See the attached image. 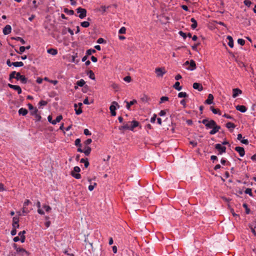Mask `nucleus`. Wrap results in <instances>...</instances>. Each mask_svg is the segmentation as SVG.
<instances>
[{"instance_id":"nucleus-1","label":"nucleus","mask_w":256,"mask_h":256,"mask_svg":"<svg viewBox=\"0 0 256 256\" xmlns=\"http://www.w3.org/2000/svg\"><path fill=\"white\" fill-rule=\"evenodd\" d=\"M138 122L136 120H133L132 122H127L124 123L123 126L119 127V130H133L134 128L137 127L138 126Z\"/></svg>"},{"instance_id":"nucleus-2","label":"nucleus","mask_w":256,"mask_h":256,"mask_svg":"<svg viewBox=\"0 0 256 256\" xmlns=\"http://www.w3.org/2000/svg\"><path fill=\"white\" fill-rule=\"evenodd\" d=\"M202 122L205 125L206 128H212L216 124V122L214 120H209L207 118L203 120Z\"/></svg>"},{"instance_id":"nucleus-3","label":"nucleus","mask_w":256,"mask_h":256,"mask_svg":"<svg viewBox=\"0 0 256 256\" xmlns=\"http://www.w3.org/2000/svg\"><path fill=\"white\" fill-rule=\"evenodd\" d=\"M78 14H79L78 16L80 19H83L86 16V10L85 8L79 7L76 10Z\"/></svg>"},{"instance_id":"nucleus-4","label":"nucleus","mask_w":256,"mask_h":256,"mask_svg":"<svg viewBox=\"0 0 256 256\" xmlns=\"http://www.w3.org/2000/svg\"><path fill=\"white\" fill-rule=\"evenodd\" d=\"M116 106L119 108V105L118 103L115 101L112 102L111 106L110 107V110L111 112V114L112 116H115L116 115Z\"/></svg>"},{"instance_id":"nucleus-5","label":"nucleus","mask_w":256,"mask_h":256,"mask_svg":"<svg viewBox=\"0 0 256 256\" xmlns=\"http://www.w3.org/2000/svg\"><path fill=\"white\" fill-rule=\"evenodd\" d=\"M215 148L218 151V154H222V153L225 152L226 150V147L222 146L220 144H216Z\"/></svg>"},{"instance_id":"nucleus-6","label":"nucleus","mask_w":256,"mask_h":256,"mask_svg":"<svg viewBox=\"0 0 256 256\" xmlns=\"http://www.w3.org/2000/svg\"><path fill=\"white\" fill-rule=\"evenodd\" d=\"M235 150L238 152L240 156L242 157L244 156L245 154V151L242 147L236 146L234 148Z\"/></svg>"},{"instance_id":"nucleus-7","label":"nucleus","mask_w":256,"mask_h":256,"mask_svg":"<svg viewBox=\"0 0 256 256\" xmlns=\"http://www.w3.org/2000/svg\"><path fill=\"white\" fill-rule=\"evenodd\" d=\"M212 128V130L210 132V134L211 135H213L216 134L217 132L219 131V130L220 128V126H218L216 124V125Z\"/></svg>"},{"instance_id":"nucleus-8","label":"nucleus","mask_w":256,"mask_h":256,"mask_svg":"<svg viewBox=\"0 0 256 256\" xmlns=\"http://www.w3.org/2000/svg\"><path fill=\"white\" fill-rule=\"evenodd\" d=\"M19 218L18 217L14 216L12 218V227L14 228H19Z\"/></svg>"},{"instance_id":"nucleus-9","label":"nucleus","mask_w":256,"mask_h":256,"mask_svg":"<svg viewBox=\"0 0 256 256\" xmlns=\"http://www.w3.org/2000/svg\"><path fill=\"white\" fill-rule=\"evenodd\" d=\"M12 31V28L10 25H6L3 29V33L5 35L10 34Z\"/></svg>"},{"instance_id":"nucleus-10","label":"nucleus","mask_w":256,"mask_h":256,"mask_svg":"<svg viewBox=\"0 0 256 256\" xmlns=\"http://www.w3.org/2000/svg\"><path fill=\"white\" fill-rule=\"evenodd\" d=\"M155 72L156 75L158 76H162V75L165 73L164 68H156Z\"/></svg>"},{"instance_id":"nucleus-11","label":"nucleus","mask_w":256,"mask_h":256,"mask_svg":"<svg viewBox=\"0 0 256 256\" xmlns=\"http://www.w3.org/2000/svg\"><path fill=\"white\" fill-rule=\"evenodd\" d=\"M214 96L212 94H210L208 95L207 100L205 101V104H211L213 103Z\"/></svg>"},{"instance_id":"nucleus-12","label":"nucleus","mask_w":256,"mask_h":256,"mask_svg":"<svg viewBox=\"0 0 256 256\" xmlns=\"http://www.w3.org/2000/svg\"><path fill=\"white\" fill-rule=\"evenodd\" d=\"M8 86L10 88H13L14 90H16L18 92V94H20L22 93V89L20 88V87L18 86H16V85H12V84H8Z\"/></svg>"},{"instance_id":"nucleus-13","label":"nucleus","mask_w":256,"mask_h":256,"mask_svg":"<svg viewBox=\"0 0 256 256\" xmlns=\"http://www.w3.org/2000/svg\"><path fill=\"white\" fill-rule=\"evenodd\" d=\"M124 102L126 104V108L128 110H130V106L134 105L135 104L137 103V101L136 100H132L128 102L126 100L124 101Z\"/></svg>"},{"instance_id":"nucleus-14","label":"nucleus","mask_w":256,"mask_h":256,"mask_svg":"<svg viewBox=\"0 0 256 256\" xmlns=\"http://www.w3.org/2000/svg\"><path fill=\"white\" fill-rule=\"evenodd\" d=\"M236 108L237 110H238L242 112H245L247 110L245 106L242 105L236 106Z\"/></svg>"},{"instance_id":"nucleus-15","label":"nucleus","mask_w":256,"mask_h":256,"mask_svg":"<svg viewBox=\"0 0 256 256\" xmlns=\"http://www.w3.org/2000/svg\"><path fill=\"white\" fill-rule=\"evenodd\" d=\"M232 92H233L232 97L234 98H236L240 94H241L242 93V90L238 88H234L232 90Z\"/></svg>"},{"instance_id":"nucleus-16","label":"nucleus","mask_w":256,"mask_h":256,"mask_svg":"<svg viewBox=\"0 0 256 256\" xmlns=\"http://www.w3.org/2000/svg\"><path fill=\"white\" fill-rule=\"evenodd\" d=\"M193 88L198 91H202L203 89L202 85L200 83L195 82L193 84Z\"/></svg>"},{"instance_id":"nucleus-17","label":"nucleus","mask_w":256,"mask_h":256,"mask_svg":"<svg viewBox=\"0 0 256 256\" xmlns=\"http://www.w3.org/2000/svg\"><path fill=\"white\" fill-rule=\"evenodd\" d=\"M189 65L190 66L187 67L188 69L190 70H194L196 68V63L194 60H190Z\"/></svg>"},{"instance_id":"nucleus-18","label":"nucleus","mask_w":256,"mask_h":256,"mask_svg":"<svg viewBox=\"0 0 256 256\" xmlns=\"http://www.w3.org/2000/svg\"><path fill=\"white\" fill-rule=\"evenodd\" d=\"M47 52L48 54L52 55V56H56L58 54V50L56 48H49L47 50Z\"/></svg>"},{"instance_id":"nucleus-19","label":"nucleus","mask_w":256,"mask_h":256,"mask_svg":"<svg viewBox=\"0 0 256 256\" xmlns=\"http://www.w3.org/2000/svg\"><path fill=\"white\" fill-rule=\"evenodd\" d=\"M16 80H26L25 76L21 75L20 72H16Z\"/></svg>"},{"instance_id":"nucleus-20","label":"nucleus","mask_w":256,"mask_h":256,"mask_svg":"<svg viewBox=\"0 0 256 256\" xmlns=\"http://www.w3.org/2000/svg\"><path fill=\"white\" fill-rule=\"evenodd\" d=\"M26 233L25 230L20 232L18 233V236H20V241L22 242H24L25 241L26 237L24 234Z\"/></svg>"},{"instance_id":"nucleus-21","label":"nucleus","mask_w":256,"mask_h":256,"mask_svg":"<svg viewBox=\"0 0 256 256\" xmlns=\"http://www.w3.org/2000/svg\"><path fill=\"white\" fill-rule=\"evenodd\" d=\"M28 112L26 109L22 108L18 110V114L20 115L26 116Z\"/></svg>"},{"instance_id":"nucleus-22","label":"nucleus","mask_w":256,"mask_h":256,"mask_svg":"<svg viewBox=\"0 0 256 256\" xmlns=\"http://www.w3.org/2000/svg\"><path fill=\"white\" fill-rule=\"evenodd\" d=\"M226 126L228 128L230 129L231 132H232L236 126L234 124L231 122H228L226 124Z\"/></svg>"},{"instance_id":"nucleus-23","label":"nucleus","mask_w":256,"mask_h":256,"mask_svg":"<svg viewBox=\"0 0 256 256\" xmlns=\"http://www.w3.org/2000/svg\"><path fill=\"white\" fill-rule=\"evenodd\" d=\"M227 39L228 40V45L230 48L234 47V40L232 38L231 36H228Z\"/></svg>"},{"instance_id":"nucleus-24","label":"nucleus","mask_w":256,"mask_h":256,"mask_svg":"<svg viewBox=\"0 0 256 256\" xmlns=\"http://www.w3.org/2000/svg\"><path fill=\"white\" fill-rule=\"evenodd\" d=\"M190 21L192 22V24L191 25V28L193 30L195 29L198 26L197 22L194 18H192L190 19Z\"/></svg>"},{"instance_id":"nucleus-25","label":"nucleus","mask_w":256,"mask_h":256,"mask_svg":"<svg viewBox=\"0 0 256 256\" xmlns=\"http://www.w3.org/2000/svg\"><path fill=\"white\" fill-rule=\"evenodd\" d=\"M87 75L88 76V77L90 78L92 80H95L94 74L92 70H90L88 71Z\"/></svg>"},{"instance_id":"nucleus-26","label":"nucleus","mask_w":256,"mask_h":256,"mask_svg":"<svg viewBox=\"0 0 256 256\" xmlns=\"http://www.w3.org/2000/svg\"><path fill=\"white\" fill-rule=\"evenodd\" d=\"M12 40H14L18 41L20 42L22 44H24L26 43L25 40L22 38L17 36V37H12L11 38Z\"/></svg>"},{"instance_id":"nucleus-27","label":"nucleus","mask_w":256,"mask_h":256,"mask_svg":"<svg viewBox=\"0 0 256 256\" xmlns=\"http://www.w3.org/2000/svg\"><path fill=\"white\" fill-rule=\"evenodd\" d=\"M62 118V116L61 115L57 116L56 120H53V122H52V124H56L58 122H59Z\"/></svg>"},{"instance_id":"nucleus-28","label":"nucleus","mask_w":256,"mask_h":256,"mask_svg":"<svg viewBox=\"0 0 256 256\" xmlns=\"http://www.w3.org/2000/svg\"><path fill=\"white\" fill-rule=\"evenodd\" d=\"M80 162L84 164V166L86 168H87L89 166V162L88 158H82L80 160Z\"/></svg>"},{"instance_id":"nucleus-29","label":"nucleus","mask_w":256,"mask_h":256,"mask_svg":"<svg viewBox=\"0 0 256 256\" xmlns=\"http://www.w3.org/2000/svg\"><path fill=\"white\" fill-rule=\"evenodd\" d=\"M74 107L75 108L76 114L77 115H79L82 112V110L81 108H78V106L76 104H74Z\"/></svg>"},{"instance_id":"nucleus-30","label":"nucleus","mask_w":256,"mask_h":256,"mask_svg":"<svg viewBox=\"0 0 256 256\" xmlns=\"http://www.w3.org/2000/svg\"><path fill=\"white\" fill-rule=\"evenodd\" d=\"M174 88L178 90H180L182 89V86H180V83L178 81H176L174 85Z\"/></svg>"},{"instance_id":"nucleus-31","label":"nucleus","mask_w":256,"mask_h":256,"mask_svg":"<svg viewBox=\"0 0 256 256\" xmlns=\"http://www.w3.org/2000/svg\"><path fill=\"white\" fill-rule=\"evenodd\" d=\"M210 110L214 114H218L219 115L221 114V112L218 109L215 108L213 106H211L210 108Z\"/></svg>"},{"instance_id":"nucleus-32","label":"nucleus","mask_w":256,"mask_h":256,"mask_svg":"<svg viewBox=\"0 0 256 256\" xmlns=\"http://www.w3.org/2000/svg\"><path fill=\"white\" fill-rule=\"evenodd\" d=\"M12 64L15 67H20L24 66V63L22 62H12Z\"/></svg>"},{"instance_id":"nucleus-33","label":"nucleus","mask_w":256,"mask_h":256,"mask_svg":"<svg viewBox=\"0 0 256 256\" xmlns=\"http://www.w3.org/2000/svg\"><path fill=\"white\" fill-rule=\"evenodd\" d=\"M244 193L246 194H248L250 196L252 197H254V195L252 193V188H247L244 191Z\"/></svg>"},{"instance_id":"nucleus-34","label":"nucleus","mask_w":256,"mask_h":256,"mask_svg":"<svg viewBox=\"0 0 256 256\" xmlns=\"http://www.w3.org/2000/svg\"><path fill=\"white\" fill-rule=\"evenodd\" d=\"M178 98H186L188 96V94L186 92H180L178 94Z\"/></svg>"},{"instance_id":"nucleus-35","label":"nucleus","mask_w":256,"mask_h":256,"mask_svg":"<svg viewBox=\"0 0 256 256\" xmlns=\"http://www.w3.org/2000/svg\"><path fill=\"white\" fill-rule=\"evenodd\" d=\"M90 25V22L86 21L82 22L80 24V26L83 28H88Z\"/></svg>"},{"instance_id":"nucleus-36","label":"nucleus","mask_w":256,"mask_h":256,"mask_svg":"<svg viewBox=\"0 0 256 256\" xmlns=\"http://www.w3.org/2000/svg\"><path fill=\"white\" fill-rule=\"evenodd\" d=\"M64 12L69 15H73L74 14V11L72 10H68L66 8L64 10Z\"/></svg>"},{"instance_id":"nucleus-37","label":"nucleus","mask_w":256,"mask_h":256,"mask_svg":"<svg viewBox=\"0 0 256 256\" xmlns=\"http://www.w3.org/2000/svg\"><path fill=\"white\" fill-rule=\"evenodd\" d=\"M96 52L94 49H88L86 51V54L88 56Z\"/></svg>"},{"instance_id":"nucleus-38","label":"nucleus","mask_w":256,"mask_h":256,"mask_svg":"<svg viewBox=\"0 0 256 256\" xmlns=\"http://www.w3.org/2000/svg\"><path fill=\"white\" fill-rule=\"evenodd\" d=\"M16 250L17 252L25 253L26 254H28L27 251L23 248H16Z\"/></svg>"},{"instance_id":"nucleus-39","label":"nucleus","mask_w":256,"mask_h":256,"mask_svg":"<svg viewBox=\"0 0 256 256\" xmlns=\"http://www.w3.org/2000/svg\"><path fill=\"white\" fill-rule=\"evenodd\" d=\"M80 171V168L78 166H76L74 168V170L72 171L71 173L76 174V172L78 173Z\"/></svg>"},{"instance_id":"nucleus-40","label":"nucleus","mask_w":256,"mask_h":256,"mask_svg":"<svg viewBox=\"0 0 256 256\" xmlns=\"http://www.w3.org/2000/svg\"><path fill=\"white\" fill-rule=\"evenodd\" d=\"M80 138H77L76 140L74 142V144L76 146L78 147H82V144L80 143Z\"/></svg>"},{"instance_id":"nucleus-41","label":"nucleus","mask_w":256,"mask_h":256,"mask_svg":"<svg viewBox=\"0 0 256 256\" xmlns=\"http://www.w3.org/2000/svg\"><path fill=\"white\" fill-rule=\"evenodd\" d=\"M40 2H38L36 0H32V6L36 9L40 5Z\"/></svg>"},{"instance_id":"nucleus-42","label":"nucleus","mask_w":256,"mask_h":256,"mask_svg":"<svg viewBox=\"0 0 256 256\" xmlns=\"http://www.w3.org/2000/svg\"><path fill=\"white\" fill-rule=\"evenodd\" d=\"M242 206L246 209V214H249L250 213V209L248 208L246 204H244Z\"/></svg>"},{"instance_id":"nucleus-43","label":"nucleus","mask_w":256,"mask_h":256,"mask_svg":"<svg viewBox=\"0 0 256 256\" xmlns=\"http://www.w3.org/2000/svg\"><path fill=\"white\" fill-rule=\"evenodd\" d=\"M126 32V28L125 27H122L118 30V34H124Z\"/></svg>"},{"instance_id":"nucleus-44","label":"nucleus","mask_w":256,"mask_h":256,"mask_svg":"<svg viewBox=\"0 0 256 256\" xmlns=\"http://www.w3.org/2000/svg\"><path fill=\"white\" fill-rule=\"evenodd\" d=\"M71 174L73 177H74L76 179H80L81 178V175L78 173H77V174L71 173Z\"/></svg>"},{"instance_id":"nucleus-45","label":"nucleus","mask_w":256,"mask_h":256,"mask_svg":"<svg viewBox=\"0 0 256 256\" xmlns=\"http://www.w3.org/2000/svg\"><path fill=\"white\" fill-rule=\"evenodd\" d=\"M244 3L246 6L248 7H250L251 4H252V2L249 0H244Z\"/></svg>"},{"instance_id":"nucleus-46","label":"nucleus","mask_w":256,"mask_h":256,"mask_svg":"<svg viewBox=\"0 0 256 256\" xmlns=\"http://www.w3.org/2000/svg\"><path fill=\"white\" fill-rule=\"evenodd\" d=\"M16 72H13L10 74V80H11L12 78H16Z\"/></svg>"},{"instance_id":"nucleus-47","label":"nucleus","mask_w":256,"mask_h":256,"mask_svg":"<svg viewBox=\"0 0 256 256\" xmlns=\"http://www.w3.org/2000/svg\"><path fill=\"white\" fill-rule=\"evenodd\" d=\"M238 43L241 46H244L245 44V40L242 38H239L238 40Z\"/></svg>"},{"instance_id":"nucleus-48","label":"nucleus","mask_w":256,"mask_h":256,"mask_svg":"<svg viewBox=\"0 0 256 256\" xmlns=\"http://www.w3.org/2000/svg\"><path fill=\"white\" fill-rule=\"evenodd\" d=\"M179 34L182 36L184 40L186 38L187 36L186 33L183 32L182 31H180L178 32Z\"/></svg>"},{"instance_id":"nucleus-49","label":"nucleus","mask_w":256,"mask_h":256,"mask_svg":"<svg viewBox=\"0 0 256 256\" xmlns=\"http://www.w3.org/2000/svg\"><path fill=\"white\" fill-rule=\"evenodd\" d=\"M25 50H26V48L24 46H21L20 48V52H19V53L20 54H22V52H24ZM16 52H18L17 51V50H16Z\"/></svg>"},{"instance_id":"nucleus-50","label":"nucleus","mask_w":256,"mask_h":256,"mask_svg":"<svg viewBox=\"0 0 256 256\" xmlns=\"http://www.w3.org/2000/svg\"><path fill=\"white\" fill-rule=\"evenodd\" d=\"M168 100V98L167 96H162L160 98V103H162L164 102V101H167Z\"/></svg>"},{"instance_id":"nucleus-51","label":"nucleus","mask_w":256,"mask_h":256,"mask_svg":"<svg viewBox=\"0 0 256 256\" xmlns=\"http://www.w3.org/2000/svg\"><path fill=\"white\" fill-rule=\"evenodd\" d=\"M92 142V139L88 138L84 142V145H86V146H88V144H90Z\"/></svg>"},{"instance_id":"nucleus-52","label":"nucleus","mask_w":256,"mask_h":256,"mask_svg":"<svg viewBox=\"0 0 256 256\" xmlns=\"http://www.w3.org/2000/svg\"><path fill=\"white\" fill-rule=\"evenodd\" d=\"M43 208L45 209L46 211L47 212H50L51 210V208L49 206L44 205Z\"/></svg>"},{"instance_id":"nucleus-53","label":"nucleus","mask_w":256,"mask_h":256,"mask_svg":"<svg viewBox=\"0 0 256 256\" xmlns=\"http://www.w3.org/2000/svg\"><path fill=\"white\" fill-rule=\"evenodd\" d=\"M34 116H35V120H36V121L38 122V121H40V120L42 118V117H41V116L40 114H37Z\"/></svg>"},{"instance_id":"nucleus-54","label":"nucleus","mask_w":256,"mask_h":256,"mask_svg":"<svg viewBox=\"0 0 256 256\" xmlns=\"http://www.w3.org/2000/svg\"><path fill=\"white\" fill-rule=\"evenodd\" d=\"M84 133L86 136H90L92 134L89 130L87 128L84 130Z\"/></svg>"},{"instance_id":"nucleus-55","label":"nucleus","mask_w":256,"mask_h":256,"mask_svg":"<svg viewBox=\"0 0 256 256\" xmlns=\"http://www.w3.org/2000/svg\"><path fill=\"white\" fill-rule=\"evenodd\" d=\"M186 100L184 99L182 100L180 102V104L183 106L184 108H186Z\"/></svg>"},{"instance_id":"nucleus-56","label":"nucleus","mask_w":256,"mask_h":256,"mask_svg":"<svg viewBox=\"0 0 256 256\" xmlns=\"http://www.w3.org/2000/svg\"><path fill=\"white\" fill-rule=\"evenodd\" d=\"M250 228L251 231L254 236H256V229L252 226H250Z\"/></svg>"},{"instance_id":"nucleus-57","label":"nucleus","mask_w":256,"mask_h":256,"mask_svg":"<svg viewBox=\"0 0 256 256\" xmlns=\"http://www.w3.org/2000/svg\"><path fill=\"white\" fill-rule=\"evenodd\" d=\"M31 110L32 111H31L30 113H31V114L32 116H35L36 114L38 111V109L36 108H35L34 110Z\"/></svg>"},{"instance_id":"nucleus-58","label":"nucleus","mask_w":256,"mask_h":256,"mask_svg":"<svg viewBox=\"0 0 256 256\" xmlns=\"http://www.w3.org/2000/svg\"><path fill=\"white\" fill-rule=\"evenodd\" d=\"M140 99L143 102H147L148 98L147 96L144 95Z\"/></svg>"},{"instance_id":"nucleus-59","label":"nucleus","mask_w":256,"mask_h":256,"mask_svg":"<svg viewBox=\"0 0 256 256\" xmlns=\"http://www.w3.org/2000/svg\"><path fill=\"white\" fill-rule=\"evenodd\" d=\"M85 84V81H78L77 85L80 86H82Z\"/></svg>"},{"instance_id":"nucleus-60","label":"nucleus","mask_w":256,"mask_h":256,"mask_svg":"<svg viewBox=\"0 0 256 256\" xmlns=\"http://www.w3.org/2000/svg\"><path fill=\"white\" fill-rule=\"evenodd\" d=\"M97 42L98 44H102L106 42V41L103 38H100L97 40Z\"/></svg>"},{"instance_id":"nucleus-61","label":"nucleus","mask_w":256,"mask_h":256,"mask_svg":"<svg viewBox=\"0 0 256 256\" xmlns=\"http://www.w3.org/2000/svg\"><path fill=\"white\" fill-rule=\"evenodd\" d=\"M156 115L154 114V116L150 118V122L152 123H154L156 121Z\"/></svg>"},{"instance_id":"nucleus-62","label":"nucleus","mask_w":256,"mask_h":256,"mask_svg":"<svg viewBox=\"0 0 256 256\" xmlns=\"http://www.w3.org/2000/svg\"><path fill=\"white\" fill-rule=\"evenodd\" d=\"M39 105L40 106H46V104H47V102L46 101H44V100H40V102H39Z\"/></svg>"},{"instance_id":"nucleus-63","label":"nucleus","mask_w":256,"mask_h":256,"mask_svg":"<svg viewBox=\"0 0 256 256\" xmlns=\"http://www.w3.org/2000/svg\"><path fill=\"white\" fill-rule=\"evenodd\" d=\"M16 228H13L12 230L11 231V234L12 236H15L16 234Z\"/></svg>"},{"instance_id":"nucleus-64","label":"nucleus","mask_w":256,"mask_h":256,"mask_svg":"<svg viewBox=\"0 0 256 256\" xmlns=\"http://www.w3.org/2000/svg\"><path fill=\"white\" fill-rule=\"evenodd\" d=\"M108 6L106 7L104 6H102L100 7V9L102 10V12H105L106 11V9H108Z\"/></svg>"}]
</instances>
